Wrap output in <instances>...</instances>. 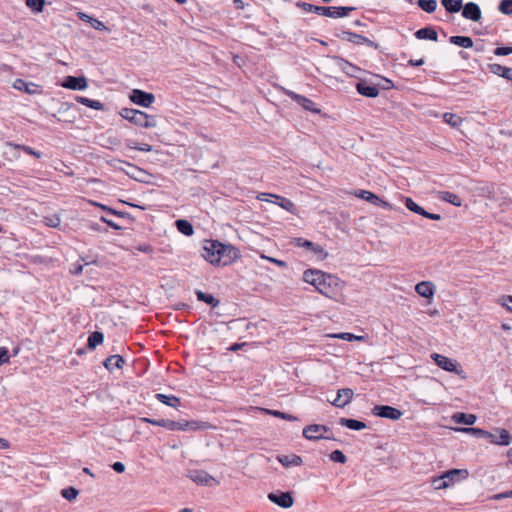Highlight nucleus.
Listing matches in <instances>:
<instances>
[{"label": "nucleus", "mask_w": 512, "mask_h": 512, "mask_svg": "<svg viewBox=\"0 0 512 512\" xmlns=\"http://www.w3.org/2000/svg\"><path fill=\"white\" fill-rule=\"evenodd\" d=\"M296 6L301 8L305 12L315 13L321 16H326L330 18H343L349 15V13L355 10V7L348 6H317L307 2H297Z\"/></svg>", "instance_id": "obj_1"}, {"label": "nucleus", "mask_w": 512, "mask_h": 512, "mask_svg": "<svg viewBox=\"0 0 512 512\" xmlns=\"http://www.w3.org/2000/svg\"><path fill=\"white\" fill-rule=\"evenodd\" d=\"M321 281L322 285L321 287H318L319 293L336 301L342 296V291L345 286L344 281L340 280L337 276L326 272Z\"/></svg>", "instance_id": "obj_2"}, {"label": "nucleus", "mask_w": 512, "mask_h": 512, "mask_svg": "<svg viewBox=\"0 0 512 512\" xmlns=\"http://www.w3.org/2000/svg\"><path fill=\"white\" fill-rule=\"evenodd\" d=\"M119 114L125 120L141 127H150L156 125V120L154 117H150L145 112L140 110L133 108H122Z\"/></svg>", "instance_id": "obj_3"}, {"label": "nucleus", "mask_w": 512, "mask_h": 512, "mask_svg": "<svg viewBox=\"0 0 512 512\" xmlns=\"http://www.w3.org/2000/svg\"><path fill=\"white\" fill-rule=\"evenodd\" d=\"M241 257V252L238 248L231 244H224L219 241L218 246V266H227L235 262Z\"/></svg>", "instance_id": "obj_4"}, {"label": "nucleus", "mask_w": 512, "mask_h": 512, "mask_svg": "<svg viewBox=\"0 0 512 512\" xmlns=\"http://www.w3.org/2000/svg\"><path fill=\"white\" fill-rule=\"evenodd\" d=\"M335 36L338 38H341L343 40H346L350 43H353L355 45H367L371 48H374L375 50L379 49V44L368 39L365 36H362L360 34L351 32V31H341L339 33H335Z\"/></svg>", "instance_id": "obj_5"}, {"label": "nucleus", "mask_w": 512, "mask_h": 512, "mask_svg": "<svg viewBox=\"0 0 512 512\" xmlns=\"http://www.w3.org/2000/svg\"><path fill=\"white\" fill-rule=\"evenodd\" d=\"M431 358L433 359L437 366H439L441 369L447 372H453L457 375H460L463 372L459 363L449 357H446L438 353H433L431 355Z\"/></svg>", "instance_id": "obj_6"}, {"label": "nucleus", "mask_w": 512, "mask_h": 512, "mask_svg": "<svg viewBox=\"0 0 512 512\" xmlns=\"http://www.w3.org/2000/svg\"><path fill=\"white\" fill-rule=\"evenodd\" d=\"M218 240H205L202 247V257L212 265H218Z\"/></svg>", "instance_id": "obj_7"}, {"label": "nucleus", "mask_w": 512, "mask_h": 512, "mask_svg": "<svg viewBox=\"0 0 512 512\" xmlns=\"http://www.w3.org/2000/svg\"><path fill=\"white\" fill-rule=\"evenodd\" d=\"M285 94L298 105H300L304 110L312 112L314 114H319L321 112V110L317 107L316 103L313 100L291 90H286Z\"/></svg>", "instance_id": "obj_8"}, {"label": "nucleus", "mask_w": 512, "mask_h": 512, "mask_svg": "<svg viewBox=\"0 0 512 512\" xmlns=\"http://www.w3.org/2000/svg\"><path fill=\"white\" fill-rule=\"evenodd\" d=\"M372 414L376 417L386 418L390 420H398L402 416V411L389 405H375Z\"/></svg>", "instance_id": "obj_9"}, {"label": "nucleus", "mask_w": 512, "mask_h": 512, "mask_svg": "<svg viewBox=\"0 0 512 512\" xmlns=\"http://www.w3.org/2000/svg\"><path fill=\"white\" fill-rule=\"evenodd\" d=\"M331 432V429L326 425L311 424L304 427L302 435L310 441H317L324 437V433Z\"/></svg>", "instance_id": "obj_10"}, {"label": "nucleus", "mask_w": 512, "mask_h": 512, "mask_svg": "<svg viewBox=\"0 0 512 512\" xmlns=\"http://www.w3.org/2000/svg\"><path fill=\"white\" fill-rule=\"evenodd\" d=\"M294 243L297 247H304L310 250L320 260H324L328 256V253L323 249L321 245L312 241L306 240L304 238H295Z\"/></svg>", "instance_id": "obj_11"}, {"label": "nucleus", "mask_w": 512, "mask_h": 512, "mask_svg": "<svg viewBox=\"0 0 512 512\" xmlns=\"http://www.w3.org/2000/svg\"><path fill=\"white\" fill-rule=\"evenodd\" d=\"M130 100L136 105L148 107L154 102L155 96L151 93L134 89L130 94Z\"/></svg>", "instance_id": "obj_12"}, {"label": "nucleus", "mask_w": 512, "mask_h": 512, "mask_svg": "<svg viewBox=\"0 0 512 512\" xmlns=\"http://www.w3.org/2000/svg\"><path fill=\"white\" fill-rule=\"evenodd\" d=\"M355 88L356 91L364 97L376 98L379 95L378 85H374L365 79L358 81Z\"/></svg>", "instance_id": "obj_13"}, {"label": "nucleus", "mask_w": 512, "mask_h": 512, "mask_svg": "<svg viewBox=\"0 0 512 512\" xmlns=\"http://www.w3.org/2000/svg\"><path fill=\"white\" fill-rule=\"evenodd\" d=\"M267 497L272 503L285 509L290 508L294 503L290 492H271Z\"/></svg>", "instance_id": "obj_14"}, {"label": "nucleus", "mask_w": 512, "mask_h": 512, "mask_svg": "<svg viewBox=\"0 0 512 512\" xmlns=\"http://www.w3.org/2000/svg\"><path fill=\"white\" fill-rule=\"evenodd\" d=\"M12 86L14 89L22 91L29 95H36L42 93V88L40 85L33 82H27L21 78L15 79Z\"/></svg>", "instance_id": "obj_15"}, {"label": "nucleus", "mask_w": 512, "mask_h": 512, "mask_svg": "<svg viewBox=\"0 0 512 512\" xmlns=\"http://www.w3.org/2000/svg\"><path fill=\"white\" fill-rule=\"evenodd\" d=\"M405 206L408 210L416 213V214H419L425 218H428L430 220H434V221H439L441 219V215L440 214H435V213H430V212H427L424 208H422L421 206H419L412 198L410 197H406L405 198Z\"/></svg>", "instance_id": "obj_16"}, {"label": "nucleus", "mask_w": 512, "mask_h": 512, "mask_svg": "<svg viewBox=\"0 0 512 512\" xmlns=\"http://www.w3.org/2000/svg\"><path fill=\"white\" fill-rule=\"evenodd\" d=\"M356 196L371 203L376 206L382 207L384 209H392V205L388 203L387 201L381 199L376 194H374L371 191L368 190H359L358 193H356Z\"/></svg>", "instance_id": "obj_17"}, {"label": "nucleus", "mask_w": 512, "mask_h": 512, "mask_svg": "<svg viewBox=\"0 0 512 512\" xmlns=\"http://www.w3.org/2000/svg\"><path fill=\"white\" fill-rule=\"evenodd\" d=\"M462 16L474 22H478L481 19V9L479 5L475 2H467L465 5H462Z\"/></svg>", "instance_id": "obj_18"}, {"label": "nucleus", "mask_w": 512, "mask_h": 512, "mask_svg": "<svg viewBox=\"0 0 512 512\" xmlns=\"http://www.w3.org/2000/svg\"><path fill=\"white\" fill-rule=\"evenodd\" d=\"M325 272L318 269H307L303 273V280L311 284L318 291V287H321L322 281L321 279L324 277Z\"/></svg>", "instance_id": "obj_19"}, {"label": "nucleus", "mask_w": 512, "mask_h": 512, "mask_svg": "<svg viewBox=\"0 0 512 512\" xmlns=\"http://www.w3.org/2000/svg\"><path fill=\"white\" fill-rule=\"evenodd\" d=\"M87 79L84 76H67L61 86L71 90H84L87 88Z\"/></svg>", "instance_id": "obj_20"}, {"label": "nucleus", "mask_w": 512, "mask_h": 512, "mask_svg": "<svg viewBox=\"0 0 512 512\" xmlns=\"http://www.w3.org/2000/svg\"><path fill=\"white\" fill-rule=\"evenodd\" d=\"M353 394V390L350 388L339 389L337 397L331 403L335 407L343 408L352 401Z\"/></svg>", "instance_id": "obj_21"}, {"label": "nucleus", "mask_w": 512, "mask_h": 512, "mask_svg": "<svg viewBox=\"0 0 512 512\" xmlns=\"http://www.w3.org/2000/svg\"><path fill=\"white\" fill-rule=\"evenodd\" d=\"M190 479L199 485L210 486L212 482H215L213 476L203 470H193L189 474Z\"/></svg>", "instance_id": "obj_22"}, {"label": "nucleus", "mask_w": 512, "mask_h": 512, "mask_svg": "<svg viewBox=\"0 0 512 512\" xmlns=\"http://www.w3.org/2000/svg\"><path fill=\"white\" fill-rule=\"evenodd\" d=\"M444 478L451 484L465 480L469 476L467 469H451L443 473Z\"/></svg>", "instance_id": "obj_23"}, {"label": "nucleus", "mask_w": 512, "mask_h": 512, "mask_svg": "<svg viewBox=\"0 0 512 512\" xmlns=\"http://www.w3.org/2000/svg\"><path fill=\"white\" fill-rule=\"evenodd\" d=\"M267 196L274 197L277 200L276 203L288 212H292L295 209V204L291 200H289L285 197H282V196L272 195V194H268V193H261L258 196V199L261 201H266Z\"/></svg>", "instance_id": "obj_24"}, {"label": "nucleus", "mask_w": 512, "mask_h": 512, "mask_svg": "<svg viewBox=\"0 0 512 512\" xmlns=\"http://www.w3.org/2000/svg\"><path fill=\"white\" fill-rule=\"evenodd\" d=\"M488 69L494 75L502 77L508 81H512V68L493 63L488 65Z\"/></svg>", "instance_id": "obj_25"}, {"label": "nucleus", "mask_w": 512, "mask_h": 512, "mask_svg": "<svg viewBox=\"0 0 512 512\" xmlns=\"http://www.w3.org/2000/svg\"><path fill=\"white\" fill-rule=\"evenodd\" d=\"M415 291L424 298H432L435 293V286L430 281H422L415 286Z\"/></svg>", "instance_id": "obj_26"}, {"label": "nucleus", "mask_w": 512, "mask_h": 512, "mask_svg": "<svg viewBox=\"0 0 512 512\" xmlns=\"http://www.w3.org/2000/svg\"><path fill=\"white\" fill-rule=\"evenodd\" d=\"M456 431L470 433L478 438H484L488 440L490 443H492V440H494L495 438V434L481 428H456Z\"/></svg>", "instance_id": "obj_27"}, {"label": "nucleus", "mask_w": 512, "mask_h": 512, "mask_svg": "<svg viewBox=\"0 0 512 512\" xmlns=\"http://www.w3.org/2000/svg\"><path fill=\"white\" fill-rule=\"evenodd\" d=\"M277 460L285 467L300 466L303 463L302 458L299 455H278Z\"/></svg>", "instance_id": "obj_28"}, {"label": "nucleus", "mask_w": 512, "mask_h": 512, "mask_svg": "<svg viewBox=\"0 0 512 512\" xmlns=\"http://www.w3.org/2000/svg\"><path fill=\"white\" fill-rule=\"evenodd\" d=\"M451 419L456 424L473 425L476 422L477 417L474 414L456 412L452 415Z\"/></svg>", "instance_id": "obj_29"}, {"label": "nucleus", "mask_w": 512, "mask_h": 512, "mask_svg": "<svg viewBox=\"0 0 512 512\" xmlns=\"http://www.w3.org/2000/svg\"><path fill=\"white\" fill-rule=\"evenodd\" d=\"M415 37L419 40H431L437 41L438 34L436 30L432 27H424L415 32Z\"/></svg>", "instance_id": "obj_30"}, {"label": "nucleus", "mask_w": 512, "mask_h": 512, "mask_svg": "<svg viewBox=\"0 0 512 512\" xmlns=\"http://www.w3.org/2000/svg\"><path fill=\"white\" fill-rule=\"evenodd\" d=\"M339 424L343 427L349 428L351 430L359 431L365 429L366 423L360 420L352 419V418H340Z\"/></svg>", "instance_id": "obj_31"}, {"label": "nucleus", "mask_w": 512, "mask_h": 512, "mask_svg": "<svg viewBox=\"0 0 512 512\" xmlns=\"http://www.w3.org/2000/svg\"><path fill=\"white\" fill-rule=\"evenodd\" d=\"M438 198L456 207H460L462 205V199L457 194L449 191H440L438 193Z\"/></svg>", "instance_id": "obj_32"}, {"label": "nucleus", "mask_w": 512, "mask_h": 512, "mask_svg": "<svg viewBox=\"0 0 512 512\" xmlns=\"http://www.w3.org/2000/svg\"><path fill=\"white\" fill-rule=\"evenodd\" d=\"M174 225L185 236H192L194 234L193 225L186 219H178L174 222Z\"/></svg>", "instance_id": "obj_33"}, {"label": "nucleus", "mask_w": 512, "mask_h": 512, "mask_svg": "<svg viewBox=\"0 0 512 512\" xmlns=\"http://www.w3.org/2000/svg\"><path fill=\"white\" fill-rule=\"evenodd\" d=\"M124 362V358L116 354L106 358L103 364L107 370L112 371L114 368H121Z\"/></svg>", "instance_id": "obj_34"}, {"label": "nucleus", "mask_w": 512, "mask_h": 512, "mask_svg": "<svg viewBox=\"0 0 512 512\" xmlns=\"http://www.w3.org/2000/svg\"><path fill=\"white\" fill-rule=\"evenodd\" d=\"M195 295L198 301L204 302L213 308L218 306L220 303V301L216 299L212 294L203 292L201 290H196Z\"/></svg>", "instance_id": "obj_35"}, {"label": "nucleus", "mask_w": 512, "mask_h": 512, "mask_svg": "<svg viewBox=\"0 0 512 512\" xmlns=\"http://www.w3.org/2000/svg\"><path fill=\"white\" fill-rule=\"evenodd\" d=\"M449 42L451 44H454L456 46L462 47V48H472L473 47V40L469 36H451L449 38Z\"/></svg>", "instance_id": "obj_36"}, {"label": "nucleus", "mask_w": 512, "mask_h": 512, "mask_svg": "<svg viewBox=\"0 0 512 512\" xmlns=\"http://www.w3.org/2000/svg\"><path fill=\"white\" fill-rule=\"evenodd\" d=\"M499 436L495 435L494 440H492V444L508 446L512 442V436L506 429H499Z\"/></svg>", "instance_id": "obj_37"}, {"label": "nucleus", "mask_w": 512, "mask_h": 512, "mask_svg": "<svg viewBox=\"0 0 512 512\" xmlns=\"http://www.w3.org/2000/svg\"><path fill=\"white\" fill-rule=\"evenodd\" d=\"M186 420L173 421L169 419H162V428H166L172 431H186Z\"/></svg>", "instance_id": "obj_38"}, {"label": "nucleus", "mask_w": 512, "mask_h": 512, "mask_svg": "<svg viewBox=\"0 0 512 512\" xmlns=\"http://www.w3.org/2000/svg\"><path fill=\"white\" fill-rule=\"evenodd\" d=\"M104 341V334L100 331L92 332L87 340V347L90 350L95 349L98 345L102 344Z\"/></svg>", "instance_id": "obj_39"}, {"label": "nucleus", "mask_w": 512, "mask_h": 512, "mask_svg": "<svg viewBox=\"0 0 512 512\" xmlns=\"http://www.w3.org/2000/svg\"><path fill=\"white\" fill-rule=\"evenodd\" d=\"M442 5L448 13H457L461 10L463 0H442Z\"/></svg>", "instance_id": "obj_40"}, {"label": "nucleus", "mask_w": 512, "mask_h": 512, "mask_svg": "<svg viewBox=\"0 0 512 512\" xmlns=\"http://www.w3.org/2000/svg\"><path fill=\"white\" fill-rule=\"evenodd\" d=\"M76 101L78 103H81L82 105L93 108L95 110H102L104 107L102 102H100L98 100L89 99V98H86L83 96H77Z\"/></svg>", "instance_id": "obj_41"}, {"label": "nucleus", "mask_w": 512, "mask_h": 512, "mask_svg": "<svg viewBox=\"0 0 512 512\" xmlns=\"http://www.w3.org/2000/svg\"><path fill=\"white\" fill-rule=\"evenodd\" d=\"M417 5L427 13H433L437 8L436 0H418Z\"/></svg>", "instance_id": "obj_42"}, {"label": "nucleus", "mask_w": 512, "mask_h": 512, "mask_svg": "<svg viewBox=\"0 0 512 512\" xmlns=\"http://www.w3.org/2000/svg\"><path fill=\"white\" fill-rule=\"evenodd\" d=\"M443 120L451 125L452 127H458L461 122H462V119L460 116H458L457 114H454V113H449V112H446L443 114Z\"/></svg>", "instance_id": "obj_43"}, {"label": "nucleus", "mask_w": 512, "mask_h": 512, "mask_svg": "<svg viewBox=\"0 0 512 512\" xmlns=\"http://www.w3.org/2000/svg\"><path fill=\"white\" fill-rule=\"evenodd\" d=\"M263 411H265V413H267L271 416L281 418V419H284L287 421H296L297 420V417H295L294 415L287 414V413L281 412L279 410L263 409Z\"/></svg>", "instance_id": "obj_44"}, {"label": "nucleus", "mask_w": 512, "mask_h": 512, "mask_svg": "<svg viewBox=\"0 0 512 512\" xmlns=\"http://www.w3.org/2000/svg\"><path fill=\"white\" fill-rule=\"evenodd\" d=\"M25 3L35 13L42 12L45 6V0H25Z\"/></svg>", "instance_id": "obj_45"}, {"label": "nucleus", "mask_w": 512, "mask_h": 512, "mask_svg": "<svg viewBox=\"0 0 512 512\" xmlns=\"http://www.w3.org/2000/svg\"><path fill=\"white\" fill-rule=\"evenodd\" d=\"M79 491L74 487H67L61 490V495L63 498H65L68 501H72L76 499L78 496Z\"/></svg>", "instance_id": "obj_46"}, {"label": "nucleus", "mask_w": 512, "mask_h": 512, "mask_svg": "<svg viewBox=\"0 0 512 512\" xmlns=\"http://www.w3.org/2000/svg\"><path fill=\"white\" fill-rule=\"evenodd\" d=\"M329 458L331 461L335 463H341L344 464L347 461V457L344 455V453L341 450H334L330 453Z\"/></svg>", "instance_id": "obj_47"}, {"label": "nucleus", "mask_w": 512, "mask_h": 512, "mask_svg": "<svg viewBox=\"0 0 512 512\" xmlns=\"http://www.w3.org/2000/svg\"><path fill=\"white\" fill-rule=\"evenodd\" d=\"M498 10L504 15L512 14V0H501L498 5Z\"/></svg>", "instance_id": "obj_48"}, {"label": "nucleus", "mask_w": 512, "mask_h": 512, "mask_svg": "<svg viewBox=\"0 0 512 512\" xmlns=\"http://www.w3.org/2000/svg\"><path fill=\"white\" fill-rule=\"evenodd\" d=\"M185 427H186V431L187 430L196 431V430L206 429L208 427V425L206 422H198V421L192 420V421H186Z\"/></svg>", "instance_id": "obj_49"}, {"label": "nucleus", "mask_w": 512, "mask_h": 512, "mask_svg": "<svg viewBox=\"0 0 512 512\" xmlns=\"http://www.w3.org/2000/svg\"><path fill=\"white\" fill-rule=\"evenodd\" d=\"M162 404L176 408L180 404V400L176 396L162 394Z\"/></svg>", "instance_id": "obj_50"}, {"label": "nucleus", "mask_w": 512, "mask_h": 512, "mask_svg": "<svg viewBox=\"0 0 512 512\" xmlns=\"http://www.w3.org/2000/svg\"><path fill=\"white\" fill-rule=\"evenodd\" d=\"M493 53L496 56H507V55H510V54H512V44L507 45V46L497 47V48L494 49Z\"/></svg>", "instance_id": "obj_51"}, {"label": "nucleus", "mask_w": 512, "mask_h": 512, "mask_svg": "<svg viewBox=\"0 0 512 512\" xmlns=\"http://www.w3.org/2000/svg\"><path fill=\"white\" fill-rule=\"evenodd\" d=\"M44 223L48 227L56 228L60 225L61 220L57 216L45 217Z\"/></svg>", "instance_id": "obj_52"}, {"label": "nucleus", "mask_w": 512, "mask_h": 512, "mask_svg": "<svg viewBox=\"0 0 512 512\" xmlns=\"http://www.w3.org/2000/svg\"><path fill=\"white\" fill-rule=\"evenodd\" d=\"M433 483H434L436 489H443V488H447L448 486H450V483L446 480V478H444V475H442L439 478H436L433 481Z\"/></svg>", "instance_id": "obj_53"}, {"label": "nucleus", "mask_w": 512, "mask_h": 512, "mask_svg": "<svg viewBox=\"0 0 512 512\" xmlns=\"http://www.w3.org/2000/svg\"><path fill=\"white\" fill-rule=\"evenodd\" d=\"M89 22L91 23V26L99 31L107 30V27L104 25V23L98 19H95L93 17H88Z\"/></svg>", "instance_id": "obj_54"}, {"label": "nucleus", "mask_w": 512, "mask_h": 512, "mask_svg": "<svg viewBox=\"0 0 512 512\" xmlns=\"http://www.w3.org/2000/svg\"><path fill=\"white\" fill-rule=\"evenodd\" d=\"M10 359L9 351L6 347H0V366L4 363H8Z\"/></svg>", "instance_id": "obj_55"}, {"label": "nucleus", "mask_w": 512, "mask_h": 512, "mask_svg": "<svg viewBox=\"0 0 512 512\" xmlns=\"http://www.w3.org/2000/svg\"><path fill=\"white\" fill-rule=\"evenodd\" d=\"M17 148H21L23 151H25L27 154L29 155H32L36 158H40L41 156V153L40 152H37L35 151L33 148L29 147V146H20V145H17L16 146Z\"/></svg>", "instance_id": "obj_56"}, {"label": "nucleus", "mask_w": 512, "mask_h": 512, "mask_svg": "<svg viewBox=\"0 0 512 512\" xmlns=\"http://www.w3.org/2000/svg\"><path fill=\"white\" fill-rule=\"evenodd\" d=\"M502 305L510 312H512V296H505L502 299Z\"/></svg>", "instance_id": "obj_57"}, {"label": "nucleus", "mask_w": 512, "mask_h": 512, "mask_svg": "<svg viewBox=\"0 0 512 512\" xmlns=\"http://www.w3.org/2000/svg\"><path fill=\"white\" fill-rule=\"evenodd\" d=\"M83 269H84V265L83 264H75L70 269V272H71V274H73L75 276H78V275H80L83 272Z\"/></svg>", "instance_id": "obj_58"}, {"label": "nucleus", "mask_w": 512, "mask_h": 512, "mask_svg": "<svg viewBox=\"0 0 512 512\" xmlns=\"http://www.w3.org/2000/svg\"><path fill=\"white\" fill-rule=\"evenodd\" d=\"M336 338L352 341L353 339H358L354 334L352 333H340L338 335H335Z\"/></svg>", "instance_id": "obj_59"}, {"label": "nucleus", "mask_w": 512, "mask_h": 512, "mask_svg": "<svg viewBox=\"0 0 512 512\" xmlns=\"http://www.w3.org/2000/svg\"><path fill=\"white\" fill-rule=\"evenodd\" d=\"M100 220L104 223H106L109 227L113 228L114 230H119L121 229V227L119 225H117L115 222H113L112 220H109L107 219L106 217H101Z\"/></svg>", "instance_id": "obj_60"}, {"label": "nucleus", "mask_w": 512, "mask_h": 512, "mask_svg": "<svg viewBox=\"0 0 512 512\" xmlns=\"http://www.w3.org/2000/svg\"><path fill=\"white\" fill-rule=\"evenodd\" d=\"M112 468L117 473H123L125 471V465L122 462H115Z\"/></svg>", "instance_id": "obj_61"}, {"label": "nucleus", "mask_w": 512, "mask_h": 512, "mask_svg": "<svg viewBox=\"0 0 512 512\" xmlns=\"http://www.w3.org/2000/svg\"><path fill=\"white\" fill-rule=\"evenodd\" d=\"M424 63H425V61H424V59H423V58H420V59H418V60L410 59V60L408 61V65H409V66H412V67L422 66Z\"/></svg>", "instance_id": "obj_62"}, {"label": "nucleus", "mask_w": 512, "mask_h": 512, "mask_svg": "<svg viewBox=\"0 0 512 512\" xmlns=\"http://www.w3.org/2000/svg\"><path fill=\"white\" fill-rule=\"evenodd\" d=\"M267 260H269L270 262H273L275 263L276 265H278L279 267H286V262L283 261V260H278V259H275V258H272V257H265Z\"/></svg>", "instance_id": "obj_63"}, {"label": "nucleus", "mask_w": 512, "mask_h": 512, "mask_svg": "<svg viewBox=\"0 0 512 512\" xmlns=\"http://www.w3.org/2000/svg\"><path fill=\"white\" fill-rule=\"evenodd\" d=\"M504 498H512V490L497 494L495 499H504Z\"/></svg>", "instance_id": "obj_64"}]
</instances>
